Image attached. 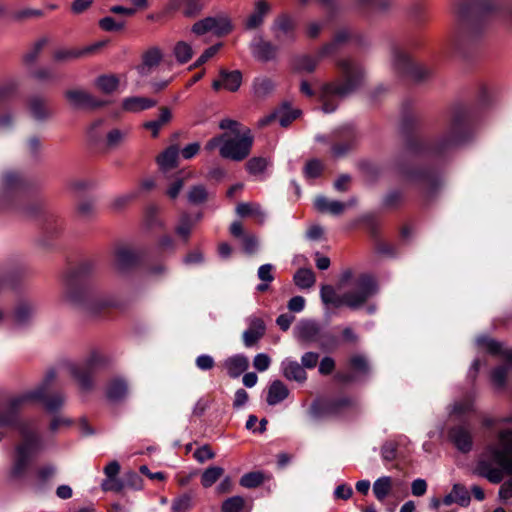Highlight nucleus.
<instances>
[{
    "label": "nucleus",
    "mask_w": 512,
    "mask_h": 512,
    "mask_svg": "<svg viewBox=\"0 0 512 512\" xmlns=\"http://www.w3.org/2000/svg\"><path fill=\"white\" fill-rule=\"evenodd\" d=\"M456 503L460 506L466 507L470 503V495L467 489L461 484H454L452 491Z\"/></svg>",
    "instance_id": "54"
},
{
    "label": "nucleus",
    "mask_w": 512,
    "mask_h": 512,
    "mask_svg": "<svg viewBox=\"0 0 512 512\" xmlns=\"http://www.w3.org/2000/svg\"><path fill=\"white\" fill-rule=\"evenodd\" d=\"M474 132L471 126L461 120L454 119L444 134L435 144L436 152H443L468 143L473 138Z\"/></svg>",
    "instance_id": "6"
},
{
    "label": "nucleus",
    "mask_w": 512,
    "mask_h": 512,
    "mask_svg": "<svg viewBox=\"0 0 512 512\" xmlns=\"http://www.w3.org/2000/svg\"><path fill=\"white\" fill-rule=\"evenodd\" d=\"M98 24L103 30L108 32H117L124 28L123 21H116L112 17L102 18Z\"/></svg>",
    "instance_id": "60"
},
{
    "label": "nucleus",
    "mask_w": 512,
    "mask_h": 512,
    "mask_svg": "<svg viewBox=\"0 0 512 512\" xmlns=\"http://www.w3.org/2000/svg\"><path fill=\"white\" fill-rule=\"evenodd\" d=\"M250 50L254 58L263 62L274 59L277 54V46L273 45L261 36L253 38L250 43Z\"/></svg>",
    "instance_id": "17"
},
{
    "label": "nucleus",
    "mask_w": 512,
    "mask_h": 512,
    "mask_svg": "<svg viewBox=\"0 0 512 512\" xmlns=\"http://www.w3.org/2000/svg\"><path fill=\"white\" fill-rule=\"evenodd\" d=\"M119 470L120 465L117 461L110 462L104 468L106 479L101 484L104 491L120 492L124 488V482L117 477Z\"/></svg>",
    "instance_id": "19"
},
{
    "label": "nucleus",
    "mask_w": 512,
    "mask_h": 512,
    "mask_svg": "<svg viewBox=\"0 0 512 512\" xmlns=\"http://www.w3.org/2000/svg\"><path fill=\"white\" fill-rule=\"evenodd\" d=\"M392 65L400 74L411 75L419 80L428 77L431 73L428 67L414 62L404 50L398 47L392 50Z\"/></svg>",
    "instance_id": "9"
},
{
    "label": "nucleus",
    "mask_w": 512,
    "mask_h": 512,
    "mask_svg": "<svg viewBox=\"0 0 512 512\" xmlns=\"http://www.w3.org/2000/svg\"><path fill=\"white\" fill-rule=\"evenodd\" d=\"M157 101L144 96H129L122 100V110L128 113H139L156 106Z\"/></svg>",
    "instance_id": "20"
},
{
    "label": "nucleus",
    "mask_w": 512,
    "mask_h": 512,
    "mask_svg": "<svg viewBox=\"0 0 512 512\" xmlns=\"http://www.w3.org/2000/svg\"><path fill=\"white\" fill-rule=\"evenodd\" d=\"M44 205L40 201H34L17 207V211L24 217L32 218L43 211Z\"/></svg>",
    "instance_id": "53"
},
{
    "label": "nucleus",
    "mask_w": 512,
    "mask_h": 512,
    "mask_svg": "<svg viewBox=\"0 0 512 512\" xmlns=\"http://www.w3.org/2000/svg\"><path fill=\"white\" fill-rule=\"evenodd\" d=\"M43 230L49 236L58 235L63 230V222L54 215H47Z\"/></svg>",
    "instance_id": "47"
},
{
    "label": "nucleus",
    "mask_w": 512,
    "mask_h": 512,
    "mask_svg": "<svg viewBox=\"0 0 512 512\" xmlns=\"http://www.w3.org/2000/svg\"><path fill=\"white\" fill-rule=\"evenodd\" d=\"M164 57L163 51L158 46H152L143 51L141 62L135 67L141 77H147L154 72Z\"/></svg>",
    "instance_id": "15"
},
{
    "label": "nucleus",
    "mask_w": 512,
    "mask_h": 512,
    "mask_svg": "<svg viewBox=\"0 0 512 512\" xmlns=\"http://www.w3.org/2000/svg\"><path fill=\"white\" fill-rule=\"evenodd\" d=\"M337 66L342 75V82L327 84L321 93L322 110L325 113L335 111L338 101L360 88L366 78L364 67L353 59H341Z\"/></svg>",
    "instance_id": "4"
},
{
    "label": "nucleus",
    "mask_w": 512,
    "mask_h": 512,
    "mask_svg": "<svg viewBox=\"0 0 512 512\" xmlns=\"http://www.w3.org/2000/svg\"><path fill=\"white\" fill-rule=\"evenodd\" d=\"M271 31L278 43H291L296 38V22L287 14L280 15L273 21Z\"/></svg>",
    "instance_id": "12"
},
{
    "label": "nucleus",
    "mask_w": 512,
    "mask_h": 512,
    "mask_svg": "<svg viewBox=\"0 0 512 512\" xmlns=\"http://www.w3.org/2000/svg\"><path fill=\"white\" fill-rule=\"evenodd\" d=\"M320 329L313 321H301L294 328V335L298 340L313 342L318 339Z\"/></svg>",
    "instance_id": "27"
},
{
    "label": "nucleus",
    "mask_w": 512,
    "mask_h": 512,
    "mask_svg": "<svg viewBox=\"0 0 512 512\" xmlns=\"http://www.w3.org/2000/svg\"><path fill=\"white\" fill-rule=\"evenodd\" d=\"M252 144L253 137L249 129H245L243 133H224V143L220 148V155L223 158L241 161L249 155Z\"/></svg>",
    "instance_id": "7"
},
{
    "label": "nucleus",
    "mask_w": 512,
    "mask_h": 512,
    "mask_svg": "<svg viewBox=\"0 0 512 512\" xmlns=\"http://www.w3.org/2000/svg\"><path fill=\"white\" fill-rule=\"evenodd\" d=\"M327 54H322V48L318 51L316 56H302L296 60L295 67L301 72H312L316 68L319 61Z\"/></svg>",
    "instance_id": "36"
},
{
    "label": "nucleus",
    "mask_w": 512,
    "mask_h": 512,
    "mask_svg": "<svg viewBox=\"0 0 512 512\" xmlns=\"http://www.w3.org/2000/svg\"><path fill=\"white\" fill-rule=\"evenodd\" d=\"M144 250L136 247H122L117 252V264L121 270L137 267L143 261Z\"/></svg>",
    "instance_id": "16"
},
{
    "label": "nucleus",
    "mask_w": 512,
    "mask_h": 512,
    "mask_svg": "<svg viewBox=\"0 0 512 512\" xmlns=\"http://www.w3.org/2000/svg\"><path fill=\"white\" fill-rule=\"evenodd\" d=\"M474 399L473 393L465 395L462 399L455 401L451 405L450 415L457 418L469 415L474 411Z\"/></svg>",
    "instance_id": "30"
},
{
    "label": "nucleus",
    "mask_w": 512,
    "mask_h": 512,
    "mask_svg": "<svg viewBox=\"0 0 512 512\" xmlns=\"http://www.w3.org/2000/svg\"><path fill=\"white\" fill-rule=\"evenodd\" d=\"M96 50V43H92L84 48L79 49H59L53 54V60L55 62H69L78 58H82L86 55L94 53Z\"/></svg>",
    "instance_id": "23"
},
{
    "label": "nucleus",
    "mask_w": 512,
    "mask_h": 512,
    "mask_svg": "<svg viewBox=\"0 0 512 512\" xmlns=\"http://www.w3.org/2000/svg\"><path fill=\"white\" fill-rule=\"evenodd\" d=\"M3 185L8 191H24L29 188V181L20 173L9 172L3 178Z\"/></svg>",
    "instance_id": "31"
},
{
    "label": "nucleus",
    "mask_w": 512,
    "mask_h": 512,
    "mask_svg": "<svg viewBox=\"0 0 512 512\" xmlns=\"http://www.w3.org/2000/svg\"><path fill=\"white\" fill-rule=\"evenodd\" d=\"M288 395L287 386L280 380H274L267 389L266 401L269 405L274 406L284 401Z\"/></svg>",
    "instance_id": "28"
},
{
    "label": "nucleus",
    "mask_w": 512,
    "mask_h": 512,
    "mask_svg": "<svg viewBox=\"0 0 512 512\" xmlns=\"http://www.w3.org/2000/svg\"><path fill=\"white\" fill-rule=\"evenodd\" d=\"M265 333V324L262 319L252 317L249 327L243 333V341L246 347H252Z\"/></svg>",
    "instance_id": "24"
},
{
    "label": "nucleus",
    "mask_w": 512,
    "mask_h": 512,
    "mask_svg": "<svg viewBox=\"0 0 512 512\" xmlns=\"http://www.w3.org/2000/svg\"><path fill=\"white\" fill-rule=\"evenodd\" d=\"M281 371L283 376L288 380L302 383L307 379V374L303 366L290 358H286L281 362Z\"/></svg>",
    "instance_id": "25"
},
{
    "label": "nucleus",
    "mask_w": 512,
    "mask_h": 512,
    "mask_svg": "<svg viewBox=\"0 0 512 512\" xmlns=\"http://www.w3.org/2000/svg\"><path fill=\"white\" fill-rule=\"evenodd\" d=\"M276 120L279 121L282 127H287L293 120L299 116L298 110H292L289 107L283 106L276 111Z\"/></svg>",
    "instance_id": "48"
},
{
    "label": "nucleus",
    "mask_w": 512,
    "mask_h": 512,
    "mask_svg": "<svg viewBox=\"0 0 512 512\" xmlns=\"http://www.w3.org/2000/svg\"><path fill=\"white\" fill-rule=\"evenodd\" d=\"M32 306L27 303H20L14 312V318L17 323L23 324L25 323L32 314Z\"/></svg>",
    "instance_id": "57"
},
{
    "label": "nucleus",
    "mask_w": 512,
    "mask_h": 512,
    "mask_svg": "<svg viewBox=\"0 0 512 512\" xmlns=\"http://www.w3.org/2000/svg\"><path fill=\"white\" fill-rule=\"evenodd\" d=\"M45 45H46L45 39L38 40L34 44L33 48L24 55V57H23L24 62L27 64H31V63L35 62Z\"/></svg>",
    "instance_id": "62"
},
{
    "label": "nucleus",
    "mask_w": 512,
    "mask_h": 512,
    "mask_svg": "<svg viewBox=\"0 0 512 512\" xmlns=\"http://www.w3.org/2000/svg\"><path fill=\"white\" fill-rule=\"evenodd\" d=\"M120 80L118 76L113 74H106L98 77V92L101 91L105 94H112L117 91Z\"/></svg>",
    "instance_id": "39"
},
{
    "label": "nucleus",
    "mask_w": 512,
    "mask_h": 512,
    "mask_svg": "<svg viewBox=\"0 0 512 512\" xmlns=\"http://www.w3.org/2000/svg\"><path fill=\"white\" fill-rule=\"evenodd\" d=\"M224 367L227 370V373L232 378H237L244 371L247 370L249 366V362L247 357L243 355H234L232 357L227 358L224 361Z\"/></svg>",
    "instance_id": "29"
},
{
    "label": "nucleus",
    "mask_w": 512,
    "mask_h": 512,
    "mask_svg": "<svg viewBox=\"0 0 512 512\" xmlns=\"http://www.w3.org/2000/svg\"><path fill=\"white\" fill-rule=\"evenodd\" d=\"M43 16V11L39 9H31L26 8L20 11H17L13 14V19L17 21H24L28 18H39Z\"/></svg>",
    "instance_id": "63"
},
{
    "label": "nucleus",
    "mask_w": 512,
    "mask_h": 512,
    "mask_svg": "<svg viewBox=\"0 0 512 512\" xmlns=\"http://www.w3.org/2000/svg\"><path fill=\"white\" fill-rule=\"evenodd\" d=\"M204 6V0H184L183 13L188 17H192L200 13Z\"/></svg>",
    "instance_id": "55"
},
{
    "label": "nucleus",
    "mask_w": 512,
    "mask_h": 512,
    "mask_svg": "<svg viewBox=\"0 0 512 512\" xmlns=\"http://www.w3.org/2000/svg\"><path fill=\"white\" fill-rule=\"evenodd\" d=\"M193 225L194 221L188 215H183L180 218L179 224L177 225L176 232L179 236L187 239L190 235Z\"/></svg>",
    "instance_id": "58"
},
{
    "label": "nucleus",
    "mask_w": 512,
    "mask_h": 512,
    "mask_svg": "<svg viewBox=\"0 0 512 512\" xmlns=\"http://www.w3.org/2000/svg\"><path fill=\"white\" fill-rule=\"evenodd\" d=\"M104 395L108 402L119 404L125 402L130 395L129 383L122 377H116L107 382Z\"/></svg>",
    "instance_id": "14"
},
{
    "label": "nucleus",
    "mask_w": 512,
    "mask_h": 512,
    "mask_svg": "<svg viewBox=\"0 0 512 512\" xmlns=\"http://www.w3.org/2000/svg\"><path fill=\"white\" fill-rule=\"evenodd\" d=\"M376 293V285L369 275H361L351 291L344 293V305L352 309L362 306L368 298Z\"/></svg>",
    "instance_id": "8"
},
{
    "label": "nucleus",
    "mask_w": 512,
    "mask_h": 512,
    "mask_svg": "<svg viewBox=\"0 0 512 512\" xmlns=\"http://www.w3.org/2000/svg\"><path fill=\"white\" fill-rule=\"evenodd\" d=\"M246 505V500L242 496H232L223 501L221 505L222 512H241Z\"/></svg>",
    "instance_id": "46"
},
{
    "label": "nucleus",
    "mask_w": 512,
    "mask_h": 512,
    "mask_svg": "<svg viewBox=\"0 0 512 512\" xmlns=\"http://www.w3.org/2000/svg\"><path fill=\"white\" fill-rule=\"evenodd\" d=\"M96 368V354L92 351L88 359L81 365L69 364V374L78 382L83 391L92 389L93 375Z\"/></svg>",
    "instance_id": "10"
},
{
    "label": "nucleus",
    "mask_w": 512,
    "mask_h": 512,
    "mask_svg": "<svg viewBox=\"0 0 512 512\" xmlns=\"http://www.w3.org/2000/svg\"><path fill=\"white\" fill-rule=\"evenodd\" d=\"M224 474V469L219 466H212L207 468L201 476V484L203 487H211L216 483Z\"/></svg>",
    "instance_id": "44"
},
{
    "label": "nucleus",
    "mask_w": 512,
    "mask_h": 512,
    "mask_svg": "<svg viewBox=\"0 0 512 512\" xmlns=\"http://www.w3.org/2000/svg\"><path fill=\"white\" fill-rule=\"evenodd\" d=\"M320 297L324 304H330L335 307L344 305V294L338 295L331 285H322L320 289Z\"/></svg>",
    "instance_id": "35"
},
{
    "label": "nucleus",
    "mask_w": 512,
    "mask_h": 512,
    "mask_svg": "<svg viewBox=\"0 0 512 512\" xmlns=\"http://www.w3.org/2000/svg\"><path fill=\"white\" fill-rule=\"evenodd\" d=\"M179 148L176 145L168 147L157 158V162L161 169L169 170L177 165Z\"/></svg>",
    "instance_id": "33"
},
{
    "label": "nucleus",
    "mask_w": 512,
    "mask_h": 512,
    "mask_svg": "<svg viewBox=\"0 0 512 512\" xmlns=\"http://www.w3.org/2000/svg\"><path fill=\"white\" fill-rule=\"evenodd\" d=\"M56 379V372L51 369L47 372L43 382L35 389L41 390L42 396L33 398L32 401L39 400L42 401L45 408L49 412H55L62 407L65 401V397L62 393L57 392L54 394H48V390L51 387L52 383Z\"/></svg>",
    "instance_id": "11"
},
{
    "label": "nucleus",
    "mask_w": 512,
    "mask_h": 512,
    "mask_svg": "<svg viewBox=\"0 0 512 512\" xmlns=\"http://www.w3.org/2000/svg\"><path fill=\"white\" fill-rule=\"evenodd\" d=\"M350 369L353 373L365 375L369 371V365L366 358L362 355H354L349 360Z\"/></svg>",
    "instance_id": "50"
},
{
    "label": "nucleus",
    "mask_w": 512,
    "mask_h": 512,
    "mask_svg": "<svg viewBox=\"0 0 512 512\" xmlns=\"http://www.w3.org/2000/svg\"><path fill=\"white\" fill-rule=\"evenodd\" d=\"M210 193L202 184L192 186L187 192V200L193 205H199L208 200Z\"/></svg>",
    "instance_id": "40"
},
{
    "label": "nucleus",
    "mask_w": 512,
    "mask_h": 512,
    "mask_svg": "<svg viewBox=\"0 0 512 512\" xmlns=\"http://www.w3.org/2000/svg\"><path fill=\"white\" fill-rule=\"evenodd\" d=\"M274 89V83L267 77H258L254 80L253 90L257 97H265Z\"/></svg>",
    "instance_id": "45"
},
{
    "label": "nucleus",
    "mask_w": 512,
    "mask_h": 512,
    "mask_svg": "<svg viewBox=\"0 0 512 512\" xmlns=\"http://www.w3.org/2000/svg\"><path fill=\"white\" fill-rule=\"evenodd\" d=\"M270 4L266 0H258L254 4V9L245 21V27L249 30L260 27L265 17L270 12Z\"/></svg>",
    "instance_id": "22"
},
{
    "label": "nucleus",
    "mask_w": 512,
    "mask_h": 512,
    "mask_svg": "<svg viewBox=\"0 0 512 512\" xmlns=\"http://www.w3.org/2000/svg\"><path fill=\"white\" fill-rule=\"evenodd\" d=\"M193 506V497L183 494L173 500L171 509L173 512H188Z\"/></svg>",
    "instance_id": "49"
},
{
    "label": "nucleus",
    "mask_w": 512,
    "mask_h": 512,
    "mask_svg": "<svg viewBox=\"0 0 512 512\" xmlns=\"http://www.w3.org/2000/svg\"><path fill=\"white\" fill-rule=\"evenodd\" d=\"M294 283L300 289L311 288L316 281L314 272L311 269L301 268L294 275Z\"/></svg>",
    "instance_id": "38"
},
{
    "label": "nucleus",
    "mask_w": 512,
    "mask_h": 512,
    "mask_svg": "<svg viewBox=\"0 0 512 512\" xmlns=\"http://www.w3.org/2000/svg\"><path fill=\"white\" fill-rule=\"evenodd\" d=\"M173 55L179 64H185L192 58L193 49L189 43L179 41L173 48Z\"/></svg>",
    "instance_id": "42"
},
{
    "label": "nucleus",
    "mask_w": 512,
    "mask_h": 512,
    "mask_svg": "<svg viewBox=\"0 0 512 512\" xmlns=\"http://www.w3.org/2000/svg\"><path fill=\"white\" fill-rule=\"evenodd\" d=\"M351 404H352L351 400L343 397V398H339V399H335L330 402H327L325 404L324 409L329 414H339L344 409L350 407Z\"/></svg>",
    "instance_id": "52"
},
{
    "label": "nucleus",
    "mask_w": 512,
    "mask_h": 512,
    "mask_svg": "<svg viewBox=\"0 0 512 512\" xmlns=\"http://www.w3.org/2000/svg\"><path fill=\"white\" fill-rule=\"evenodd\" d=\"M354 201L343 203L337 200H330L325 196L319 195L315 197L314 206L321 213H330L332 215H340L344 212L347 206L353 205Z\"/></svg>",
    "instance_id": "21"
},
{
    "label": "nucleus",
    "mask_w": 512,
    "mask_h": 512,
    "mask_svg": "<svg viewBox=\"0 0 512 512\" xmlns=\"http://www.w3.org/2000/svg\"><path fill=\"white\" fill-rule=\"evenodd\" d=\"M93 199H79L75 207V218L78 221L86 222L93 218Z\"/></svg>",
    "instance_id": "34"
},
{
    "label": "nucleus",
    "mask_w": 512,
    "mask_h": 512,
    "mask_svg": "<svg viewBox=\"0 0 512 512\" xmlns=\"http://www.w3.org/2000/svg\"><path fill=\"white\" fill-rule=\"evenodd\" d=\"M64 300L85 319L96 317V259H79L66 276Z\"/></svg>",
    "instance_id": "2"
},
{
    "label": "nucleus",
    "mask_w": 512,
    "mask_h": 512,
    "mask_svg": "<svg viewBox=\"0 0 512 512\" xmlns=\"http://www.w3.org/2000/svg\"><path fill=\"white\" fill-rule=\"evenodd\" d=\"M41 396V390H33L0 399V427H15L21 437L15 446L13 464L9 472L12 480L23 479L33 457L43 449V439L36 424L32 421L18 422L21 410L32 402L33 398Z\"/></svg>",
    "instance_id": "1"
},
{
    "label": "nucleus",
    "mask_w": 512,
    "mask_h": 512,
    "mask_svg": "<svg viewBox=\"0 0 512 512\" xmlns=\"http://www.w3.org/2000/svg\"><path fill=\"white\" fill-rule=\"evenodd\" d=\"M212 20L210 31L216 35H225L232 30L230 18L225 14L209 17Z\"/></svg>",
    "instance_id": "37"
},
{
    "label": "nucleus",
    "mask_w": 512,
    "mask_h": 512,
    "mask_svg": "<svg viewBox=\"0 0 512 512\" xmlns=\"http://www.w3.org/2000/svg\"><path fill=\"white\" fill-rule=\"evenodd\" d=\"M477 344L486 348L491 354L499 356L502 360L503 363L492 371L491 378L497 388H505L507 378L512 373V349L485 336L478 337Z\"/></svg>",
    "instance_id": "5"
},
{
    "label": "nucleus",
    "mask_w": 512,
    "mask_h": 512,
    "mask_svg": "<svg viewBox=\"0 0 512 512\" xmlns=\"http://www.w3.org/2000/svg\"><path fill=\"white\" fill-rule=\"evenodd\" d=\"M243 249L246 253L252 254L258 248V240L255 235L246 234L242 238Z\"/></svg>",
    "instance_id": "64"
},
{
    "label": "nucleus",
    "mask_w": 512,
    "mask_h": 512,
    "mask_svg": "<svg viewBox=\"0 0 512 512\" xmlns=\"http://www.w3.org/2000/svg\"><path fill=\"white\" fill-rule=\"evenodd\" d=\"M350 31L347 29L339 30L331 43H328L322 47V54L332 53L338 44L347 41L350 38Z\"/></svg>",
    "instance_id": "51"
},
{
    "label": "nucleus",
    "mask_w": 512,
    "mask_h": 512,
    "mask_svg": "<svg viewBox=\"0 0 512 512\" xmlns=\"http://www.w3.org/2000/svg\"><path fill=\"white\" fill-rule=\"evenodd\" d=\"M236 213L240 217H246V216L254 217L260 223H262L265 218V213L263 212L261 206L256 203H248V202L239 203L236 207Z\"/></svg>",
    "instance_id": "32"
},
{
    "label": "nucleus",
    "mask_w": 512,
    "mask_h": 512,
    "mask_svg": "<svg viewBox=\"0 0 512 512\" xmlns=\"http://www.w3.org/2000/svg\"><path fill=\"white\" fill-rule=\"evenodd\" d=\"M27 108L29 113L36 120H46L52 115V109L49 106V101L46 97L41 95H33L27 99Z\"/></svg>",
    "instance_id": "18"
},
{
    "label": "nucleus",
    "mask_w": 512,
    "mask_h": 512,
    "mask_svg": "<svg viewBox=\"0 0 512 512\" xmlns=\"http://www.w3.org/2000/svg\"><path fill=\"white\" fill-rule=\"evenodd\" d=\"M247 170L250 174H260L267 167V160L262 157H255L250 159L246 164Z\"/></svg>",
    "instance_id": "59"
},
{
    "label": "nucleus",
    "mask_w": 512,
    "mask_h": 512,
    "mask_svg": "<svg viewBox=\"0 0 512 512\" xmlns=\"http://www.w3.org/2000/svg\"><path fill=\"white\" fill-rule=\"evenodd\" d=\"M19 83L16 80H9L0 85V101L11 97L18 89Z\"/></svg>",
    "instance_id": "61"
},
{
    "label": "nucleus",
    "mask_w": 512,
    "mask_h": 512,
    "mask_svg": "<svg viewBox=\"0 0 512 512\" xmlns=\"http://www.w3.org/2000/svg\"><path fill=\"white\" fill-rule=\"evenodd\" d=\"M474 472L489 482L500 483L505 474L512 475V429H502L478 458Z\"/></svg>",
    "instance_id": "3"
},
{
    "label": "nucleus",
    "mask_w": 512,
    "mask_h": 512,
    "mask_svg": "<svg viewBox=\"0 0 512 512\" xmlns=\"http://www.w3.org/2000/svg\"><path fill=\"white\" fill-rule=\"evenodd\" d=\"M263 475L259 472H251L243 475L240 479V485L245 488H254L262 484Z\"/></svg>",
    "instance_id": "56"
},
{
    "label": "nucleus",
    "mask_w": 512,
    "mask_h": 512,
    "mask_svg": "<svg viewBox=\"0 0 512 512\" xmlns=\"http://www.w3.org/2000/svg\"><path fill=\"white\" fill-rule=\"evenodd\" d=\"M69 107L76 111H92L96 109V99L91 92L82 88H72L64 92Z\"/></svg>",
    "instance_id": "13"
},
{
    "label": "nucleus",
    "mask_w": 512,
    "mask_h": 512,
    "mask_svg": "<svg viewBox=\"0 0 512 512\" xmlns=\"http://www.w3.org/2000/svg\"><path fill=\"white\" fill-rule=\"evenodd\" d=\"M392 489V479L389 476L378 478L373 484V493L379 501H383Z\"/></svg>",
    "instance_id": "41"
},
{
    "label": "nucleus",
    "mask_w": 512,
    "mask_h": 512,
    "mask_svg": "<svg viewBox=\"0 0 512 512\" xmlns=\"http://www.w3.org/2000/svg\"><path fill=\"white\" fill-rule=\"evenodd\" d=\"M220 74L223 78V87L225 89L234 92L240 87L242 75L239 71L226 72L222 70Z\"/></svg>",
    "instance_id": "43"
},
{
    "label": "nucleus",
    "mask_w": 512,
    "mask_h": 512,
    "mask_svg": "<svg viewBox=\"0 0 512 512\" xmlns=\"http://www.w3.org/2000/svg\"><path fill=\"white\" fill-rule=\"evenodd\" d=\"M450 439L461 452H469L472 448L471 432L463 426L453 428L449 433Z\"/></svg>",
    "instance_id": "26"
}]
</instances>
